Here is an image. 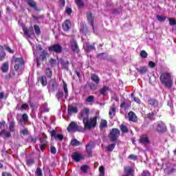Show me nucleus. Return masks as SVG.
Here are the masks:
<instances>
[{"mask_svg":"<svg viewBox=\"0 0 176 176\" xmlns=\"http://www.w3.org/2000/svg\"><path fill=\"white\" fill-rule=\"evenodd\" d=\"M87 20L89 21V23H90L91 25L93 27V16H91V12H88L87 14Z\"/></svg>","mask_w":176,"mask_h":176,"instance_id":"30","label":"nucleus"},{"mask_svg":"<svg viewBox=\"0 0 176 176\" xmlns=\"http://www.w3.org/2000/svg\"><path fill=\"white\" fill-rule=\"evenodd\" d=\"M12 63H14V68L15 71H21L24 65V60L22 58H13Z\"/></svg>","mask_w":176,"mask_h":176,"instance_id":"3","label":"nucleus"},{"mask_svg":"<svg viewBox=\"0 0 176 176\" xmlns=\"http://www.w3.org/2000/svg\"><path fill=\"white\" fill-rule=\"evenodd\" d=\"M40 142L41 144L40 149H41V151H43L46 148V145H47V142L46 141V138H41L40 139Z\"/></svg>","mask_w":176,"mask_h":176,"instance_id":"17","label":"nucleus"},{"mask_svg":"<svg viewBox=\"0 0 176 176\" xmlns=\"http://www.w3.org/2000/svg\"><path fill=\"white\" fill-rule=\"evenodd\" d=\"M91 80L95 82V83H96V85H98V83H100V78L98 77V76H97L94 74L91 75Z\"/></svg>","mask_w":176,"mask_h":176,"instance_id":"26","label":"nucleus"},{"mask_svg":"<svg viewBox=\"0 0 176 176\" xmlns=\"http://www.w3.org/2000/svg\"><path fill=\"white\" fill-rule=\"evenodd\" d=\"M83 124L85 129H87V130H90V129H94L97 124V116L84 120Z\"/></svg>","mask_w":176,"mask_h":176,"instance_id":"2","label":"nucleus"},{"mask_svg":"<svg viewBox=\"0 0 176 176\" xmlns=\"http://www.w3.org/2000/svg\"><path fill=\"white\" fill-rule=\"evenodd\" d=\"M21 109H29L28 104H22Z\"/></svg>","mask_w":176,"mask_h":176,"instance_id":"55","label":"nucleus"},{"mask_svg":"<svg viewBox=\"0 0 176 176\" xmlns=\"http://www.w3.org/2000/svg\"><path fill=\"white\" fill-rule=\"evenodd\" d=\"M56 153H57V150L56 149V147L52 146L51 147V153H52V155H56Z\"/></svg>","mask_w":176,"mask_h":176,"instance_id":"53","label":"nucleus"},{"mask_svg":"<svg viewBox=\"0 0 176 176\" xmlns=\"http://www.w3.org/2000/svg\"><path fill=\"white\" fill-rule=\"evenodd\" d=\"M75 2L77 5V6H78V8H83L84 6V3H83V1L82 0H75Z\"/></svg>","mask_w":176,"mask_h":176,"instance_id":"34","label":"nucleus"},{"mask_svg":"<svg viewBox=\"0 0 176 176\" xmlns=\"http://www.w3.org/2000/svg\"><path fill=\"white\" fill-rule=\"evenodd\" d=\"M46 75L48 78H52V70H50V69H46Z\"/></svg>","mask_w":176,"mask_h":176,"instance_id":"49","label":"nucleus"},{"mask_svg":"<svg viewBox=\"0 0 176 176\" xmlns=\"http://www.w3.org/2000/svg\"><path fill=\"white\" fill-rule=\"evenodd\" d=\"M86 102H93L94 101V97L93 96H89L85 100Z\"/></svg>","mask_w":176,"mask_h":176,"instance_id":"42","label":"nucleus"},{"mask_svg":"<svg viewBox=\"0 0 176 176\" xmlns=\"http://www.w3.org/2000/svg\"><path fill=\"white\" fill-rule=\"evenodd\" d=\"M22 119L25 122L27 121L28 120V116L27 114H25V113L23 114Z\"/></svg>","mask_w":176,"mask_h":176,"instance_id":"56","label":"nucleus"},{"mask_svg":"<svg viewBox=\"0 0 176 176\" xmlns=\"http://www.w3.org/2000/svg\"><path fill=\"white\" fill-rule=\"evenodd\" d=\"M120 108H122V109H128L129 104L126 102H122L120 104Z\"/></svg>","mask_w":176,"mask_h":176,"instance_id":"44","label":"nucleus"},{"mask_svg":"<svg viewBox=\"0 0 176 176\" xmlns=\"http://www.w3.org/2000/svg\"><path fill=\"white\" fill-rule=\"evenodd\" d=\"M139 142L142 144V145H149L151 142L149 141V139L148 138V136L146 135H142L140 140Z\"/></svg>","mask_w":176,"mask_h":176,"instance_id":"10","label":"nucleus"},{"mask_svg":"<svg viewBox=\"0 0 176 176\" xmlns=\"http://www.w3.org/2000/svg\"><path fill=\"white\" fill-rule=\"evenodd\" d=\"M157 20H158L160 23H163L167 20V16L164 15H157Z\"/></svg>","mask_w":176,"mask_h":176,"instance_id":"28","label":"nucleus"},{"mask_svg":"<svg viewBox=\"0 0 176 176\" xmlns=\"http://www.w3.org/2000/svg\"><path fill=\"white\" fill-rule=\"evenodd\" d=\"M63 90L65 94V97L68 96V88L67 87V82L63 80Z\"/></svg>","mask_w":176,"mask_h":176,"instance_id":"32","label":"nucleus"},{"mask_svg":"<svg viewBox=\"0 0 176 176\" xmlns=\"http://www.w3.org/2000/svg\"><path fill=\"white\" fill-rule=\"evenodd\" d=\"M137 70L142 74H146V71H148V67L146 66L141 67L140 69H137Z\"/></svg>","mask_w":176,"mask_h":176,"instance_id":"29","label":"nucleus"},{"mask_svg":"<svg viewBox=\"0 0 176 176\" xmlns=\"http://www.w3.org/2000/svg\"><path fill=\"white\" fill-rule=\"evenodd\" d=\"M109 90V87L107 86H104L102 89H100V94H102V96H107V93H108Z\"/></svg>","mask_w":176,"mask_h":176,"instance_id":"25","label":"nucleus"},{"mask_svg":"<svg viewBox=\"0 0 176 176\" xmlns=\"http://www.w3.org/2000/svg\"><path fill=\"white\" fill-rule=\"evenodd\" d=\"M119 135H120V131L118 129H113L109 135V138H110L112 142L116 141L118 138H119Z\"/></svg>","mask_w":176,"mask_h":176,"instance_id":"5","label":"nucleus"},{"mask_svg":"<svg viewBox=\"0 0 176 176\" xmlns=\"http://www.w3.org/2000/svg\"><path fill=\"white\" fill-rule=\"evenodd\" d=\"M0 135H1V137L4 138H9L12 137L10 132H8L5 130L1 131L0 132Z\"/></svg>","mask_w":176,"mask_h":176,"instance_id":"23","label":"nucleus"},{"mask_svg":"<svg viewBox=\"0 0 176 176\" xmlns=\"http://www.w3.org/2000/svg\"><path fill=\"white\" fill-rule=\"evenodd\" d=\"M153 127L155 130H156L159 133H164V131L167 130V126H166V124H164V122L162 121L154 124Z\"/></svg>","mask_w":176,"mask_h":176,"instance_id":"4","label":"nucleus"},{"mask_svg":"<svg viewBox=\"0 0 176 176\" xmlns=\"http://www.w3.org/2000/svg\"><path fill=\"white\" fill-rule=\"evenodd\" d=\"M142 176H151V173L148 170H144L142 173Z\"/></svg>","mask_w":176,"mask_h":176,"instance_id":"54","label":"nucleus"},{"mask_svg":"<svg viewBox=\"0 0 176 176\" xmlns=\"http://www.w3.org/2000/svg\"><path fill=\"white\" fill-rule=\"evenodd\" d=\"M21 26L22 27V30L23 31L24 35H26L28 38H31L32 35H34V31L32 30V28L27 29L25 26H24V24L21 23Z\"/></svg>","mask_w":176,"mask_h":176,"instance_id":"9","label":"nucleus"},{"mask_svg":"<svg viewBox=\"0 0 176 176\" xmlns=\"http://www.w3.org/2000/svg\"><path fill=\"white\" fill-rule=\"evenodd\" d=\"M67 131L69 133H75V131H80V126H79V125H78L76 122H72L67 127Z\"/></svg>","mask_w":176,"mask_h":176,"instance_id":"6","label":"nucleus"},{"mask_svg":"<svg viewBox=\"0 0 176 176\" xmlns=\"http://www.w3.org/2000/svg\"><path fill=\"white\" fill-rule=\"evenodd\" d=\"M49 52H54L55 53H61L63 52V47L58 44H55L48 48Z\"/></svg>","mask_w":176,"mask_h":176,"instance_id":"8","label":"nucleus"},{"mask_svg":"<svg viewBox=\"0 0 176 176\" xmlns=\"http://www.w3.org/2000/svg\"><path fill=\"white\" fill-rule=\"evenodd\" d=\"M140 56L141 57H142L143 58H146V57H148V53H146L145 52V50H142L140 52Z\"/></svg>","mask_w":176,"mask_h":176,"instance_id":"45","label":"nucleus"},{"mask_svg":"<svg viewBox=\"0 0 176 176\" xmlns=\"http://www.w3.org/2000/svg\"><path fill=\"white\" fill-rule=\"evenodd\" d=\"M128 119H129V122H136L137 121V116L135 115V113H134V112L130 111L128 113Z\"/></svg>","mask_w":176,"mask_h":176,"instance_id":"15","label":"nucleus"},{"mask_svg":"<svg viewBox=\"0 0 176 176\" xmlns=\"http://www.w3.org/2000/svg\"><path fill=\"white\" fill-rule=\"evenodd\" d=\"M71 144L73 146H79V145L81 144L80 142H79L78 140L76 139H73L71 141Z\"/></svg>","mask_w":176,"mask_h":176,"instance_id":"31","label":"nucleus"},{"mask_svg":"<svg viewBox=\"0 0 176 176\" xmlns=\"http://www.w3.org/2000/svg\"><path fill=\"white\" fill-rule=\"evenodd\" d=\"M107 127H108V122H107L105 120H101L100 124V130H104V129H107Z\"/></svg>","mask_w":176,"mask_h":176,"instance_id":"24","label":"nucleus"},{"mask_svg":"<svg viewBox=\"0 0 176 176\" xmlns=\"http://www.w3.org/2000/svg\"><path fill=\"white\" fill-rule=\"evenodd\" d=\"M116 144H109L107 147V149L109 152H112V151H113V149H115V146Z\"/></svg>","mask_w":176,"mask_h":176,"instance_id":"35","label":"nucleus"},{"mask_svg":"<svg viewBox=\"0 0 176 176\" xmlns=\"http://www.w3.org/2000/svg\"><path fill=\"white\" fill-rule=\"evenodd\" d=\"M120 130L122 133H129V129L127 128V126H126L123 124H121Z\"/></svg>","mask_w":176,"mask_h":176,"instance_id":"36","label":"nucleus"},{"mask_svg":"<svg viewBox=\"0 0 176 176\" xmlns=\"http://www.w3.org/2000/svg\"><path fill=\"white\" fill-rule=\"evenodd\" d=\"M148 67L150 68H155V67H156V63H155L153 61H149L148 62Z\"/></svg>","mask_w":176,"mask_h":176,"instance_id":"50","label":"nucleus"},{"mask_svg":"<svg viewBox=\"0 0 176 176\" xmlns=\"http://www.w3.org/2000/svg\"><path fill=\"white\" fill-rule=\"evenodd\" d=\"M21 134H23V135H28V129H23L21 130L20 131Z\"/></svg>","mask_w":176,"mask_h":176,"instance_id":"48","label":"nucleus"},{"mask_svg":"<svg viewBox=\"0 0 176 176\" xmlns=\"http://www.w3.org/2000/svg\"><path fill=\"white\" fill-rule=\"evenodd\" d=\"M2 72L6 73L9 71V63L6 62L4 63L1 67Z\"/></svg>","mask_w":176,"mask_h":176,"instance_id":"22","label":"nucleus"},{"mask_svg":"<svg viewBox=\"0 0 176 176\" xmlns=\"http://www.w3.org/2000/svg\"><path fill=\"white\" fill-rule=\"evenodd\" d=\"M64 31H68L71 28V22L67 19L63 24Z\"/></svg>","mask_w":176,"mask_h":176,"instance_id":"18","label":"nucleus"},{"mask_svg":"<svg viewBox=\"0 0 176 176\" xmlns=\"http://www.w3.org/2000/svg\"><path fill=\"white\" fill-rule=\"evenodd\" d=\"M36 174L38 176H43V173H42V169H41V168H36Z\"/></svg>","mask_w":176,"mask_h":176,"instance_id":"43","label":"nucleus"},{"mask_svg":"<svg viewBox=\"0 0 176 176\" xmlns=\"http://www.w3.org/2000/svg\"><path fill=\"white\" fill-rule=\"evenodd\" d=\"M10 131H14V122H11L9 126Z\"/></svg>","mask_w":176,"mask_h":176,"instance_id":"47","label":"nucleus"},{"mask_svg":"<svg viewBox=\"0 0 176 176\" xmlns=\"http://www.w3.org/2000/svg\"><path fill=\"white\" fill-rule=\"evenodd\" d=\"M129 159H131V160H137V155H131L129 156Z\"/></svg>","mask_w":176,"mask_h":176,"instance_id":"57","label":"nucleus"},{"mask_svg":"<svg viewBox=\"0 0 176 176\" xmlns=\"http://www.w3.org/2000/svg\"><path fill=\"white\" fill-rule=\"evenodd\" d=\"M2 176H12V175L9 173H3Z\"/></svg>","mask_w":176,"mask_h":176,"instance_id":"64","label":"nucleus"},{"mask_svg":"<svg viewBox=\"0 0 176 176\" xmlns=\"http://www.w3.org/2000/svg\"><path fill=\"white\" fill-rule=\"evenodd\" d=\"M63 96H64V94L61 91H59L57 94H56V97L58 98V100L60 101V100H63Z\"/></svg>","mask_w":176,"mask_h":176,"instance_id":"46","label":"nucleus"},{"mask_svg":"<svg viewBox=\"0 0 176 176\" xmlns=\"http://www.w3.org/2000/svg\"><path fill=\"white\" fill-rule=\"evenodd\" d=\"M67 112L69 115H71V113H78V107L76 106L69 105L68 107Z\"/></svg>","mask_w":176,"mask_h":176,"instance_id":"13","label":"nucleus"},{"mask_svg":"<svg viewBox=\"0 0 176 176\" xmlns=\"http://www.w3.org/2000/svg\"><path fill=\"white\" fill-rule=\"evenodd\" d=\"M80 170L82 173H87L89 170V166L87 165H83L82 166L80 167Z\"/></svg>","mask_w":176,"mask_h":176,"instance_id":"37","label":"nucleus"},{"mask_svg":"<svg viewBox=\"0 0 176 176\" xmlns=\"http://www.w3.org/2000/svg\"><path fill=\"white\" fill-rule=\"evenodd\" d=\"M50 85H52V89H54V87H55V86H57V82H56L55 80H52V81L50 82Z\"/></svg>","mask_w":176,"mask_h":176,"instance_id":"59","label":"nucleus"},{"mask_svg":"<svg viewBox=\"0 0 176 176\" xmlns=\"http://www.w3.org/2000/svg\"><path fill=\"white\" fill-rule=\"evenodd\" d=\"M148 104H149V105H151V107H154V108L159 107V102L156 99H154V98L149 99Z\"/></svg>","mask_w":176,"mask_h":176,"instance_id":"20","label":"nucleus"},{"mask_svg":"<svg viewBox=\"0 0 176 176\" xmlns=\"http://www.w3.org/2000/svg\"><path fill=\"white\" fill-rule=\"evenodd\" d=\"M51 137H54L55 140H58L59 141H61L64 140V136L62 134H58L56 133V131L53 130L50 132Z\"/></svg>","mask_w":176,"mask_h":176,"instance_id":"12","label":"nucleus"},{"mask_svg":"<svg viewBox=\"0 0 176 176\" xmlns=\"http://www.w3.org/2000/svg\"><path fill=\"white\" fill-rule=\"evenodd\" d=\"M46 56H47V52L43 50L42 54L40 55V57L42 60H45V58H46Z\"/></svg>","mask_w":176,"mask_h":176,"instance_id":"41","label":"nucleus"},{"mask_svg":"<svg viewBox=\"0 0 176 176\" xmlns=\"http://www.w3.org/2000/svg\"><path fill=\"white\" fill-rule=\"evenodd\" d=\"M82 42H84L83 47L87 52H90V50H93V49H94V47L93 45H91L89 43L85 42L83 37H82Z\"/></svg>","mask_w":176,"mask_h":176,"instance_id":"16","label":"nucleus"},{"mask_svg":"<svg viewBox=\"0 0 176 176\" xmlns=\"http://www.w3.org/2000/svg\"><path fill=\"white\" fill-rule=\"evenodd\" d=\"M6 124V122L5 121H2L0 122V129H3V127H5V124Z\"/></svg>","mask_w":176,"mask_h":176,"instance_id":"61","label":"nucleus"},{"mask_svg":"<svg viewBox=\"0 0 176 176\" xmlns=\"http://www.w3.org/2000/svg\"><path fill=\"white\" fill-rule=\"evenodd\" d=\"M65 12L67 14H70L72 13V9L68 8H66L65 10Z\"/></svg>","mask_w":176,"mask_h":176,"instance_id":"58","label":"nucleus"},{"mask_svg":"<svg viewBox=\"0 0 176 176\" xmlns=\"http://www.w3.org/2000/svg\"><path fill=\"white\" fill-rule=\"evenodd\" d=\"M115 113H116V109H115V105L113 104L109 112L110 118H113V116H115Z\"/></svg>","mask_w":176,"mask_h":176,"instance_id":"27","label":"nucleus"},{"mask_svg":"<svg viewBox=\"0 0 176 176\" xmlns=\"http://www.w3.org/2000/svg\"><path fill=\"white\" fill-rule=\"evenodd\" d=\"M50 63L51 65H56V60H54L53 58H51L50 60Z\"/></svg>","mask_w":176,"mask_h":176,"instance_id":"62","label":"nucleus"},{"mask_svg":"<svg viewBox=\"0 0 176 176\" xmlns=\"http://www.w3.org/2000/svg\"><path fill=\"white\" fill-rule=\"evenodd\" d=\"M41 82L43 86H46V85H47V80L46 78V76H43L41 77Z\"/></svg>","mask_w":176,"mask_h":176,"instance_id":"33","label":"nucleus"},{"mask_svg":"<svg viewBox=\"0 0 176 176\" xmlns=\"http://www.w3.org/2000/svg\"><path fill=\"white\" fill-rule=\"evenodd\" d=\"M6 50L8 51L9 53H11L12 54H13V53H14V51L12 50V49L10 47H6Z\"/></svg>","mask_w":176,"mask_h":176,"instance_id":"60","label":"nucleus"},{"mask_svg":"<svg viewBox=\"0 0 176 176\" xmlns=\"http://www.w3.org/2000/svg\"><path fill=\"white\" fill-rule=\"evenodd\" d=\"M70 43L72 50L78 53V52H79V47H78V43H76V41L75 40H72Z\"/></svg>","mask_w":176,"mask_h":176,"instance_id":"14","label":"nucleus"},{"mask_svg":"<svg viewBox=\"0 0 176 176\" xmlns=\"http://www.w3.org/2000/svg\"><path fill=\"white\" fill-rule=\"evenodd\" d=\"M94 148V146L91 143H89L86 145V152L88 156H91V149Z\"/></svg>","mask_w":176,"mask_h":176,"instance_id":"21","label":"nucleus"},{"mask_svg":"<svg viewBox=\"0 0 176 176\" xmlns=\"http://www.w3.org/2000/svg\"><path fill=\"white\" fill-rule=\"evenodd\" d=\"M90 110L87 108L83 109L80 113L78 118L79 119H82V122H85L87 119H89V113Z\"/></svg>","mask_w":176,"mask_h":176,"instance_id":"7","label":"nucleus"},{"mask_svg":"<svg viewBox=\"0 0 176 176\" xmlns=\"http://www.w3.org/2000/svg\"><path fill=\"white\" fill-rule=\"evenodd\" d=\"M133 101H135V102H137L138 104H140L141 103V100H140V98L134 96V94H131Z\"/></svg>","mask_w":176,"mask_h":176,"instance_id":"38","label":"nucleus"},{"mask_svg":"<svg viewBox=\"0 0 176 176\" xmlns=\"http://www.w3.org/2000/svg\"><path fill=\"white\" fill-rule=\"evenodd\" d=\"M162 85L166 89H171L174 82L173 81V74L168 72H163L160 76Z\"/></svg>","mask_w":176,"mask_h":176,"instance_id":"1","label":"nucleus"},{"mask_svg":"<svg viewBox=\"0 0 176 176\" xmlns=\"http://www.w3.org/2000/svg\"><path fill=\"white\" fill-rule=\"evenodd\" d=\"M72 157L74 162H80L82 159H85V156L82 155L80 153H74Z\"/></svg>","mask_w":176,"mask_h":176,"instance_id":"11","label":"nucleus"},{"mask_svg":"<svg viewBox=\"0 0 176 176\" xmlns=\"http://www.w3.org/2000/svg\"><path fill=\"white\" fill-rule=\"evenodd\" d=\"M32 9L34 10H38V8L36 7V3L34 2V0H25Z\"/></svg>","mask_w":176,"mask_h":176,"instance_id":"19","label":"nucleus"},{"mask_svg":"<svg viewBox=\"0 0 176 176\" xmlns=\"http://www.w3.org/2000/svg\"><path fill=\"white\" fill-rule=\"evenodd\" d=\"M168 21H169L170 25H176V20L174 18H168Z\"/></svg>","mask_w":176,"mask_h":176,"instance_id":"40","label":"nucleus"},{"mask_svg":"<svg viewBox=\"0 0 176 176\" xmlns=\"http://www.w3.org/2000/svg\"><path fill=\"white\" fill-rule=\"evenodd\" d=\"M5 56H6L5 52L1 51L0 52V61H2V60H3V58H5Z\"/></svg>","mask_w":176,"mask_h":176,"instance_id":"52","label":"nucleus"},{"mask_svg":"<svg viewBox=\"0 0 176 176\" xmlns=\"http://www.w3.org/2000/svg\"><path fill=\"white\" fill-rule=\"evenodd\" d=\"M34 31L36 35H39L41 34V28H39V26L35 25L34 26Z\"/></svg>","mask_w":176,"mask_h":176,"instance_id":"39","label":"nucleus"},{"mask_svg":"<svg viewBox=\"0 0 176 176\" xmlns=\"http://www.w3.org/2000/svg\"><path fill=\"white\" fill-rule=\"evenodd\" d=\"M27 164H28V166H32V164H34V160L33 159L28 160Z\"/></svg>","mask_w":176,"mask_h":176,"instance_id":"51","label":"nucleus"},{"mask_svg":"<svg viewBox=\"0 0 176 176\" xmlns=\"http://www.w3.org/2000/svg\"><path fill=\"white\" fill-rule=\"evenodd\" d=\"M99 171H100V174H105V173H104V168H103L102 166H100V167L99 168Z\"/></svg>","mask_w":176,"mask_h":176,"instance_id":"63","label":"nucleus"}]
</instances>
